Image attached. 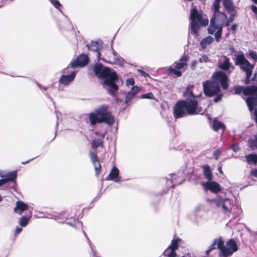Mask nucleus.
Wrapping results in <instances>:
<instances>
[{
  "mask_svg": "<svg viewBox=\"0 0 257 257\" xmlns=\"http://www.w3.org/2000/svg\"><path fill=\"white\" fill-rule=\"evenodd\" d=\"M246 161L249 164H256L257 163V155L256 154H249L245 156Z\"/></svg>",
  "mask_w": 257,
  "mask_h": 257,
  "instance_id": "nucleus-26",
  "label": "nucleus"
},
{
  "mask_svg": "<svg viewBox=\"0 0 257 257\" xmlns=\"http://www.w3.org/2000/svg\"><path fill=\"white\" fill-rule=\"evenodd\" d=\"M141 98L153 99L154 98V95L152 93L149 92L146 94H143L141 96Z\"/></svg>",
  "mask_w": 257,
  "mask_h": 257,
  "instance_id": "nucleus-35",
  "label": "nucleus"
},
{
  "mask_svg": "<svg viewBox=\"0 0 257 257\" xmlns=\"http://www.w3.org/2000/svg\"><path fill=\"white\" fill-rule=\"evenodd\" d=\"M126 96H130V98H131V99H132V98H133V97L134 96V95H132V94H130V92H128L127 93V95H126Z\"/></svg>",
  "mask_w": 257,
  "mask_h": 257,
  "instance_id": "nucleus-53",
  "label": "nucleus"
},
{
  "mask_svg": "<svg viewBox=\"0 0 257 257\" xmlns=\"http://www.w3.org/2000/svg\"><path fill=\"white\" fill-rule=\"evenodd\" d=\"M85 235H86V237H87V235H86V234L84 233Z\"/></svg>",
  "mask_w": 257,
  "mask_h": 257,
  "instance_id": "nucleus-63",
  "label": "nucleus"
},
{
  "mask_svg": "<svg viewBox=\"0 0 257 257\" xmlns=\"http://www.w3.org/2000/svg\"><path fill=\"white\" fill-rule=\"evenodd\" d=\"M213 14V17L210 19V25L208 28V32L209 34L214 33L215 39L218 42L222 35L223 26L227 19V16L220 11Z\"/></svg>",
  "mask_w": 257,
  "mask_h": 257,
  "instance_id": "nucleus-5",
  "label": "nucleus"
},
{
  "mask_svg": "<svg viewBox=\"0 0 257 257\" xmlns=\"http://www.w3.org/2000/svg\"><path fill=\"white\" fill-rule=\"evenodd\" d=\"M209 203H214L216 206L221 209L225 213H230L233 207V201L227 197L217 196L214 199H208Z\"/></svg>",
  "mask_w": 257,
  "mask_h": 257,
  "instance_id": "nucleus-8",
  "label": "nucleus"
},
{
  "mask_svg": "<svg viewBox=\"0 0 257 257\" xmlns=\"http://www.w3.org/2000/svg\"><path fill=\"white\" fill-rule=\"evenodd\" d=\"M212 78V81H206L203 82L204 94L209 97L215 95L219 92V83L224 89L228 87L227 77L225 73L221 71L216 72L213 74Z\"/></svg>",
  "mask_w": 257,
  "mask_h": 257,
  "instance_id": "nucleus-2",
  "label": "nucleus"
},
{
  "mask_svg": "<svg viewBox=\"0 0 257 257\" xmlns=\"http://www.w3.org/2000/svg\"><path fill=\"white\" fill-rule=\"evenodd\" d=\"M251 174L253 176H254L255 177H257V169H255L252 170L251 171Z\"/></svg>",
  "mask_w": 257,
  "mask_h": 257,
  "instance_id": "nucleus-48",
  "label": "nucleus"
},
{
  "mask_svg": "<svg viewBox=\"0 0 257 257\" xmlns=\"http://www.w3.org/2000/svg\"><path fill=\"white\" fill-rule=\"evenodd\" d=\"M138 71L139 73H140L143 76H145V77H147L149 75L146 73L145 72H144L143 70H140V69H139L138 70Z\"/></svg>",
  "mask_w": 257,
  "mask_h": 257,
  "instance_id": "nucleus-44",
  "label": "nucleus"
},
{
  "mask_svg": "<svg viewBox=\"0 0 257 257\" xmlns=\"http://www.w3.org/2000/svg\"><path fill=\"white\" fill-rule=\"evenodd\" d=\"M104 136H105V135H104V134H103V135H102L101 137H102V138H103V137H104Z\"/></svg>",
  "mask_w": 257,
  "mask_h": 257,
  "instance_id": "nucleus-61",
  "label": "nucleus"
},
{
  "mask_svg": "<svg viewBox=\"0 0 257 257\" xmlns=\"http://www.w3.org/2000/svg\"><path fill=\"white\" fill-rule=\"evenodd\" d=\"M220 151L218 149H217L214 151V152L213 153V156L217 160V159H218L219 156H220Z\"/></svg>",
  "mask_w": 257,
  "mask_h": 257,
  "instance_id": "nucleus-39",
  "label": "nucleus"
},
{
  "mask_svg": "<svg viewBox=\"0 0 257 257\" xmlns=\"http://www.w3.org/2000/svg\"><path fill=\"white\" fill-rule=\"evenodd\" d=\"M22 231V228L20 227H17L15 230V234H18Z\"/></svg>",
  "mask_w": 257,
  "mask_h": 257,
  "instance_id": "nucleus-45",
  "label": "nucleus"
},
{
  "mask_svg": "<svg viewBox=\"0 0 257 257\" xmlns=\"http://www.w3.org/2000/svg\"><path fill=\"white\" fill-rule=\"evenodd\" d=\"M213 241H216V245L220 249V251H221V248L224 246L223 239L220 237L219 238L215 239Z\"/></svg>",
  "mask_w": 257,
  "mask_h": 257,
  "instance_id": "nucleus-29",
  "label": "nucleus"
},
{
  "mask_svg": "<svg viewBox=\"0 0 257 257\" xmlns=\"http://www.w3.org/2000/svg\"><path fill=\"white\" fill-rule=\"evenodd\" d=\"M209 60L208 57L206 55H203L199 59L200 63L207 62Z\"/></svg>",
  "mask_w": 257,
  "mask_h": 257,
  "instance_id": "nucleus-34",
  "label": "nucleus"
},
{
  "mask_svg": "<svg viewBox=\"0 0 257 257\" xmlns=\"http://www.w3.org/2000/svg\"><path fill=\"white\" fill-rule=\"evenodd\" d=\"M255 77H256V74H254L253 78H252L251 81H254Z\"/></svg>",
  "mask_w": 257,
  "mask_h": 257,
  "instance_id": "nucleus-55",
  "label": "nucleus"
},
{
  "mask_svg": "<svg viewBox=\"0 0 257 257\" xmlns=\"http://www.w3.org/2000/svg\"><path fill=\"white\" fill-rule=\"evenodd\" d=\"M235 64L239 65L240 69L245 73V83H248L250 81V77L252 74L253 66L248 62L243 54L236 56Z\"/></svg>",
  "mask_w": 257,
  "mask_h": 257,
  "instance_id": "nucleus-9",
  "label": "nucleus"
},
{
  "mask_svg": "<svg viewBox=\"0 0 257 257\" xmlns=\"http://www.w3.org/2000/svg\"><path fill=\"white\" fill-rule=\"evenodd\" d=\"M28 207V205L27 204L21 201H19L16 202V206L14 208V211L19 214H21Z\"/></svg>",
  "mask_w": 257,
  "mask_h": 257,
  "instance_id": "nucleus-21",
  "label": "nucleus"
},
{
  "mask_svg": "<svg viewBox=\"0 0 257 257\" xmlns=\"http://www.w3.org/2000/svg\"><path fill=\"white\" fill-rule=\"evenodd\" d=\"M216 241H213L211 245H210L208 248L211 251L212 250L216 248Z\"/></svg>",
  "mask_w": 257,
  "mask_h": 257,
  "instance_id": "nucleus-42",
  "label": "nucleus"
},
{
  "mask_svg": "<svg viewBox=\"0 0 257 257\" xmlns=\"http://www.w3.org/2000/svg\"><path fill=\"white\" fill-rule=\"evenodd\" d=\"M88 62V57L86 55H80L76 59V60L72 63V66L73 67L78 66H84Z\"/></svg>",
  "mask_w": 257,
  "mask_h": 257,
  "instance_id": "nucleus-17",
  "label": "nucleus"
},
{
  "mask_svg": "<svg viewBox=\"0 0 257 257\" xmlns=\"http://www.w3.org/2000/svg\"><path fill=\"white\" fill-rule=\"evenodd\" d=\"M75 76L76 74L74 71L72 72L68 75H62L59 79V82L62 84L67 85L74 79Z\"/></svg>",
  "mask_w": 257,
  "mask_h": 257,
  "instance_id": "nucleus-19",
  "label": "nucleus"
},
{
  "mask_svg": "<svg viewBox=\"0 0 257 257\" xmlns=\"http://www.w3.org/2000/svg\"><path fill=\"white\" fill-rule=\"evenodd\" d=\"M183 95L187 97L186 99L177 102L174 108V115L175 118H181L186 114L194 115L203 114L204 112V109L198 107V102L195 99L197 96L193 94L189 87H187Z\"/></svg>",
  "mask_w": 257,
  "mask_h": 257,
  "instance_id": "nucleus-1",
  "label": "nucleus"
},
{
  "mask_svg": "<svg viewBox=\"0 0 257 257\" xmlns=\"http://www.w3.org/2000/svg\"><path fill=\"white\" fill-rule=\"evenodd\" d=\"M52 4L57 9L61 6L60 3L57 0H50Z\"/></svg>",
  "mask_w": 257,
  "mask_h": 257,
  "instance_id": "nucleus-36",
  "label": "nucleus"
},
{
  "mask_svg": "<svg viewBox=\"0 0 257 257\" xmlns=\"http://www.w3.org/2000/svg\"><path fill=\"white\" fill-rule=\"evenodd\" d=\"M89 120L92 125L96 123L102 122L112 125L114 123V118L111 113L108 111V106L106 105L100 106L96 108L94 112L89 113Z\"/></svg>",
  "mask_w": 257,
  "mask_h": 257,
  "instance_id": "nucleus-4",
  "label": "nucleus"
},
{
  "mask_svg": "<svg viewBox=\"0 0 257 257\" xmlns=\"http://www.w3.org/2000/svg\"><path fill=\"white\" fill-rule=\"evenodd\" d=\"M29 161H27V162H23L22 163L25 164H26L27 163L29 162Z\"/></svg>",
  "mask_w": 257,
  "mask_h": 257,
  "instance_id": "nucleus-58",
  "label": "nucleus"
},
{
  "mask_svg": "<svg viewBox=\"0 0 257 257\" xmlns=\"http://www.w3.org/2000/svg\"><path fill=\"white\" fill-rule=\"evenodd\" d=\"M191 20V31L196 36H198V30L200 25L206 26L208 24V20L206 16L198 13L195 8L193 9L190 13Z\"/></svg>",
  "mask_w": 257,
  "mask_h": 257,
  "instance_id": "nucleus-7",
  "label": "nucleus"
},
{
  "mask_svg": "<svg viewBox=\"0 0 257 257\" xmlns=\"http://www.w3.org/2000/svg\"><path fill=\"white\" fill-rule=\"evenodd\" d=\"M219 171L221 173H222V170L221 169H219Z\"/></svg>",
  "mask_w": 257,
  "mask_h": 257,
  "instance_id": "nucleus-59",
  "label": "nucleus"
},
{
  "mask_svg": "<svg viewBox=\"0 0 257 257\" xmlns=\"http://www.w3.org/2000/svg\"><path fill=\"white\" fill-rule=\"evenodd\" d=\"M243 92L244 95H249L246 100L247 106L250 111L253 108L254 105L257 104V86H248L245 88L242 87H237L234 89V93L240 94Z\"/></svg>",
  "mask_w": 257,
  "mask_h": 257,
  "instance_id": "nucleus-6",
  "label": "nucleus"
},
{
  "mask_svg": "<svg viewBox=\"0 0 257 257\" xmlns=\"http://www.w3.org/2000/svg\"><path fill=\"white\" fill-rule=\"evenodd\" d=\"M231 149L234 152H237L239 150V148L236 145H232L231 146Z\"/></svg>",
  "mask_w": 257,
  "mask_h": 257,
  "instance_id": "nucleus-43",
  "label": "nucleus"
},
{
  "mask_svg": "<svg viewBox=\"0 0 257 257\" xmlns=\"http://www.w3.org/2000/svg\"><path fill=\"white\" fill-rule=\"evenodd\" d=\"M204 175L209 181L212 179V173L208 166H204L203 167Z\"/></svg>",
  "mask_w": 257,
  "mask_h": 257,
  "instance_id": "nucleus-27",
  "label": "nucleus"
},
{
  "mask_svg": "<svg viewBox=\"0 0 257 257\" xmlns=\"http://www.w3.org/2000/svg\"><path fill=\"white\" fill-rule=\"evenodd\" d=\"M219 67L222 69L227 70L230 67L229 58L224 57L222 61L219 62Z\"/></svg>",
  "mask_w": 257,
  "mask_h": 257,
  "instance_id": "nucleus-25",
  "label": "nucleus"
},
{
  "mask_svg": "<svg viewBox=\"0 0 257 257\" xmlns=\"http://www.w3.org/2000/svg\"><path fill=\"white\" fill-rule=\"evenodd\" d=\"M101 59L106 63L119 66H122L124 61L123 58L118 55L116 52L112 48L107 54L106 58H102Z\"/></svg>",
  "mask_w": 257,
  "mask_h": 257,
  "instance_id": "nucleus-11",
  "label": "nucleus"
},
{
  "mask_svg": "<svg viewBox=\"0 0 257 257\" xmlns=\"http://www.w3.org/2000/svg\"><path fill=\"white\" fill-rule=\"evenodd\" d=\"M90 157L91 162L94 165L95 170L96 171V175H98L101 169V165L97 160V156L93 153H90Z\"/></svg>",
  "mask_w": 257,
  "mask_h": 257,
  "instance_id": "nucleus-20",
  "label": "nucleus"
},
{
  "mask_svg": "<svg viewBox=\"0 0 257 257\" xmlns=\"http://www.w3.org/2000/svg\"><path fill=\"white\" fill-rule=\"evenodd\" d=\"M222 96V94L218 95L217 96H216L215 98L214 101L215 102H217L219 101L221 99Z\"/></svg>",
  "mask_w": 257,
  "mask_h": 257,
  "instance_id": "nucleus-46",
  "label": "nucleus"
},
{
  "mask_svg": "<svg viewBox=\"0 0 257 257\" xmlns=\"http://www.w3.org/2000/svg\"><path fill=\"white\" fill-rule=\"evenodd\" d=\"M212 127L215 131H218L220 130H222V132L225 130V126L224 124L220 121L218 120H214L212 123Z\"/></svg>",
  "mask_w": 257,
  "mask_h": 257,
  "instance_id": "nucleus-24",
  "label": "nucleus"
},
{
  "mask_svg": "<svg viewBox=\"0 0 257 257\" xmlns=\"http://www.w3.org/2000/svg\"><path fill=\"white\" fill-rule=\"evenodd\" d=\"M93 70L97 77L105 78L103 84L109 86L110 93L113 95L114 92L118 89V86L115 83L117 78L116 73L111 72L109 68L104 67L99 63L94 66Z\"/></svg>",
  "mask_w": 257,
  "mask_h": 257,
  "instance_id": "nucleus-3",
  "label": "nucleus"
},
{
  "mask_svg": "<svg viewBox=\"0 0 257 257\" xmlns=\"http://www.w3.org/2000/svg\"><path fill=\"white\" fill-rule=\"evenodd\" d=\"M140 89L137 86H133L132 88V89L131 91H130V94H132V95H134V96L139 91Z\"/></svg>",
  "mask_w": 257,
  "mask_h": 257,
  "instance_id": "nucleus-33",
  "label": "nucleus"
},
{
  "mask_svg": "<svg viewBox=\"0 0 257 257\" xmlns=\"http://www.w3.org/2000/svg\"><path fill=\"white\" fill-rule=\"evenodd\" d=\"M249 55L255 61L257 60V54L256 52L251 51L249 53Z\"/></svg>",
  "mask_w": 257,
  "mask_h": 257,
  "instance_id": "nucleus-40",
  "label": "nucleus"
},
{
  "mask_svg": "<svg viewBox=\"0 0 257 257\" xmlns=\"http://www.w3.org/2000/svg\"><path fill=\"white\" fill-rule=\"evenodd\" d=\"M251 10H252V12H253L254 14H256V15H257V7H255V6H253V5H252V6H251Z\"/></svg>",
  "mask_w": 257,
  "mask_h": 257,
  "instance_id": "nucleus-47",
  "label": "nucleus"
},
{
  "mask_svg": "<svg viewBox=\"0 0 257 257\" xmlns=\"http://www.w3.org/2000/svg\"><path fill=\"white\" fill-rule=\"evenodd\" d=\"M229 13L230 14V16H229L228 20L229 21V22H232L234 20L235 17L236 16V11Z\"/></svg>",
  "mask_w": 257,
  "mask_h": 257,
  "instance_id": "nucleus-37",
  "label": "nucleus"
},
{
  "mask_svg": "<svg viewBox=\"0 0 257 257\" xmlns=\"http://www.w3.org/2000/svg\"><path fill=\"white\" fill-rule=\"evenodd\" d=\"M2 200V197L0 196V201Z\"/></svg>",
  "mask_w": 257,
  "mask_h": 257,
  "instance_id": "nucleus-60",
  "label": "nucleus"
},
{
  "mask_svg": "<svg viewBox=\"0 0 257 257\" xmlns=\"http://www.w3.org/2000/svg\"><path fill=\"white\" fill-rule=\"evenodd\" d=\"M252 1L255 4H257V0H252Z\"/></svg>",
  "mask_w": 257,
  "mask_h": 257,
  "instance_id": "nucleus-56",
  "label": "nucleus"
},
{
  "mask_svg": "<svg viewBox=\"0 0 257 257\" xmlns=\"http://www.w3.org/2000/svg\"><path fill=\"white\" fill-rule=\"evenodd\" d=\"M248 145H249V147H250L252 150H254V149L257 148V142L255 140V139H249L248 140Z\"/></svg>",
  "mask_w": 257,
  "mask_h": 257,
  "instance_id": "nucleus-32",
  "label": "nucleus"
},
{
  "mask_svg": "<svg viewBox=\"0 0 257 257\" xmlns=\"http://www.w3.org/2000/svg\"><path fill=\"white\" fill-rule=\"evenodd\" d=\"M106 180H110L116 182L120 181L119 177V170L115 167H113L111 169L109 175L107 176Z\"/></svg>",
  "mask_w": 257,
  "mask_h": 257,
  "instance_id": "nucleus-18",
  "label": "nucleus"
},
{
  "mask_svg": "<svg viewBox=\"0 0 257 257\" xmlns=\"http://www.w3.org/2000/svg\"><path fill=\"white\" fill-rule=\"evenodd\" d=\"M198 64V61L197 60H193L191 62L190 64V67L192 69H194L196 65Z\"/></svg>",
  "mask_w": 257,
  "mask_h": 257,
  "instance_id": "nucleus-41",
  "label": "nucleus"
},
{
  "mask_svg": "<svg viewBox=\"0 0 257 257\" xmlns=\"http://www.w3.org/2000/svg\"><path fill=\"white\" fill-rule=\"evenodd\" d=\"M103 143L101 139L94 140L92 143V147L93 149H96L101 146Z\"/></svg>",
  "mask_w": 257,
  "mask_h": 257,
  "instance_id": "nucleus-30",
  "label": "nucleus"
},
{
  "mask_svg": "<svg viewBox=\"0 0 257 257\" xmlns=\"http://www.w3.org/2000/svg\"><path fill=\"white\" fill-rule=\"evenodd\" d=\"M182 257H185V256H182Z\"/></svg>",
  "mask_w": 257,
  "mask_h": 257,
  "instance_id": "nucleus-64",
  "label": "nucleus"
},
{
  "mask_svg": "<svg viewBox=\"0 0 257 257\" xmlns=\"http://www.w3.org/2000/svg\"><path fill=\"white\" fill-rule=\"evenodd\" d=\"M255 140L257 142V135L256 136H255Z\"/></svg>",
  "mask_w": 257,
  "mask_h": 257,
  "instance_id": "nucleus-57",
  "label": "nucleus"
},
{
  "mask_svg": "<svg viewBox=\"0 0 257 257\" xmlns=\"http://www.w3.org/2000/svg\"><path fill=\"white\" fill-rule=\"evenodd\" d=\"M220 0H215L213 5V13L217 12H219V5Z\"/></svg>",
  "mask_w": 257,
  "mask_h": 257,
  "instance_id": "nucleus-31",
  "label": "nucleus"
},
{
  "mask_svg": "<svg viewBox=\"0 0 257 257\" xmlns=\"http://www.w3.org/2000/svg\"><path fill=\"white\" fill-rule=\"evenodd\" d=\"M203 186L205 190H210L213 193H217L221 191L220 185L216 182L214 181H207L201 183Z\"/></svg>",
  "mask_w": 257,
  "mask_h": 257,
  "instance_id": "nucleus-15",
  "label": "nucleus"
},
{
  "mask_svg": "<svg viewBox=\"0 0 257 257\" xmlns=\"http://www.w3.org/2000/svg\"><path fill=\"white\" fill-rule=\"evenodd\" d=\"M181 241V239L179 238L173 239L171 244L164 251V255L167 257H176L177 254L175 250L178 249L179 244Z\"/></svg>",
  "mask_w": 257,
  "mask_h": 257,
  "instance_id": "nucleus-14",
  "label": "nucleus"
},
{
  "mask_svg": "<svg viewBox=\"0 0 257 257\" xmlns=\"http://www.w3.org/2000/svg\"><path fill=\"white\" fill-rule=\"evenodd\" d=\"M223 4L228 13H232L236 11L235 7L232 0H223Z\"/></svg>",
  "mask_w": 257,
  "mask_h": 257,
  "instance_id": "nucleus-22",
  "label": "nucleus"
},
{
  "mask_svg": "<svg viewBox=\"0 0 257 257\" xmlns=\"http://www.w3.org/2000/svg\"><path fill=\"white\" fill-rule=\"evenodd\" d=\"M29 220H30V217L23 216L19 220V224L22 227H25L27 226Z\"/></svg>",
  "mask_w": 257,
  "mask_h": 257,
  "instance_id": "nucleus-28",
  "label": "nucleus"
},
{
  "mask_svg": "<svg viewBox=\"0 0 257 257\" xmlns=\"http://www.w3.org/2000/svg\"><path fill=\"white\" fill-rule=\"evenodd\" d=\"M102 44L101 42H92L91 44L87 45L88 49L93 51L97 52L96 57L98 61H100L101 59V54L98 51H99L102 48Z\"/></svg>",
  "mask_w": 257,
  "mask_h": 257,
  "instance_id": "nucleus-16",
  "label": "nucleus"
},
{
  "mask_svg": "<svg viewBox=\"0 0 257 257\" xmlns=\"http://www.w3.org/2000/svg\"><path fill=\"white\" fill-rule=\"evenodd\" d=\"M238 249L236 242L232 239L228 240L224 246L221 248L219 253V256L222 257H228L231 255Z\"/></svg>",
  "mask_w": 257,
  "mask_h": 257,
  "instance_id": "nucleus-10",
  "label": "nucleus"
},
{
  "mask_svg": "<svg viewBox=\"0 0 257 257\" xmlns=\"http://www.w3.org/2000/svg\"><path fill=\"white\" fill-rule=\"evenodd\" d=\"M257 105V103L254 105V107ZM254 114L255 116V121L257 123V109H256L254 111Z\"/></svg>",
  "mask_w": 257,
  "mask_h": 257,
  "instance_id": "nucleus-52",
  "label": "nucleus"
},
{
  "mask_svg": "<svg viewBox=\"0 0 257 257\" xmlns=\"http://www.w3.org/2000/svg\"><path fill=\"white\" fill-rule=\"evenodd\" d=\"M213 38H212L210 36H207L200 41V46L202 49H204L208 45H210L213 42Z\"/></svg>",
  "mask_w": 257,
  "mask_h": 257,
  "instance_id": "nucleus-23",
  "label": "nucleus"
},
{
  "mask_svg": "<svg viewBox=\"0 0 257 257\" xmlns=\"http://www.w3.org/2000/svg\"><path fill=\"white\" fill-rule=\"evenodd\" d=\"M231 23V22H229V21H228V20H226L224 24H225V25L226 26V27H228L229 26L230 23Z\"/></svg>",
  "mask_w": 257,
  "mask_h": 257,
  "instance_id": "nucleus-51",
  "label": "nucleus"
},
{
  "mask_svg": "<svg viewBox=\"0 0 257 257\" xmlns=\"http://www.w3.org/2000/svg\"><path fill=\"white\" fill-rule=\"evenodd\" d=\"M237 25L236 24H234L232 25L231 27V30L232 31H235L236 28H237Z\"/></svg>",
  "mask_w": 257,
  "mask_h": 257,
  "instance_id": "nucleus-49",
  "label": "nucleus"
},
{
  "mask_svg": "<svg viewBox=\"0 0 257 257\" xmlns=\"http://www.w3.org/2000/svg\"><path fill=\"white\" fill-rule=\"evenodd\" d=\"M132 99L130 98V96H126L125 97V103H128Z\"/></svg>",
  "mask_w": 257,
  "mask_h": 257,
  "instance_id": "nucleus-50",
  "label": "nucleus"
},
{
  "mask_svg": "<svg viewBox=\"0 0 257 257\" xmlns=\"http://www.w3.org/2000/svg\"><path fill=\"white\" fill-rule=\"evenodd\" d=\"M189 60V56L184 55L181 57L179 61L175 63V68L170 67L168 69L169 73L174 74L177 76H181L182 72L179 70L183 69L187 65V61Z\"/></svg>",
  "mask_w": 257,
  "mask_h": 257,
  "instance_id": "nucleus-12",
  "label": "nucleus"
},
{
  "mask_svg": "<svg viewBox=\"0 0 257 257\" xmlns=\"http://www.w3.org/2000/svg\"><path fill=\"white\" fill-rule=\"evenodd\" d=\"M16 171L8 172L4 170H0V186L9 181H14L17 178Z\"/></svg>",
  "mask_w": 257,
  "mask_h": 257,
  "instance_id": "nucleus-13",
  "label": "nucleus"
},
{
  "mask_svg": "<svg viewBox=\"0 0 257 257\" xmlns=\"http://www.w3.org/2000/svg\"><path fill=\"white\" fill-rule=\"evenodd\" d=\"M135 84V80L133 78H129L126 80V85L127 86L133 85Z\"/></svg>",
  "mask_w": 257,
  "mask_h": 257,
  "instance_id": "nucleus-38",
  "label": "nucleus"
},
{
  "mask_svg": "<svg viewBox=\"0 0 257 257\" xmlns=\"http://www.w3.org/2000/svg\"><path fill=\"white\" fill-rule=\"evenodd\" d=\"M67 224H69V225H71V223H68Z\"/></svg>",
  "mask_w": 257,
  "mask_h": 257,
  "instance_id": "nucleus-62",
  "label": "nucleus"
},
{
  "mask_svg": "<svg viewBox=\"0 0 257 257\" xmlns=\"http://www.w3.org/2000/svg\"><path fill=\"white\" fill-rule=\"evenodd\" d=\"M211 250L208 248L206 250V254L208 255L209 254V253L210 252Z\"/></svg>",
  "mask_w": 257,
  "mask_h": 257,
  "instance_id": "nucleus-54",
  "label": "nucleus"
}]
</instances>
